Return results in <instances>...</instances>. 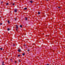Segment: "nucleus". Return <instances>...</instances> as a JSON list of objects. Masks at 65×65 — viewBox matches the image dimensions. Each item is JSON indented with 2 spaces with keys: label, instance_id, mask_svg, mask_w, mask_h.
Instances as JSON below:
<instances>
[{
  "label": "nucleus",
  "instance_id": "1",
  "mask_svg": "<svg viewBox=\"0 0 65 65\" xmlns=\"http://www.w3.org/2000/svg\"><path fill=\"white\" fill-rule=\"evenodd\" d=\"M18 11V9H16L14 10L15 12H17Z\"/></svg>",
  "mask_w": 65,
  "mask_h": 65
},
{
  "label": "nucleus",
  "instance_id": "2",
  "mask_svg": "<svg viewBox=\"0 0 65 65\" xmlns=\"http://www.w3.org/2000/svg\"><path fill=\"white\" fill-rule=\"evenodd\" d=\"M16 27L17 29H18V25H16Z\"/></svg>",
  "mask_w": 65,
  "mask_h": 65
},
{
  "label": "nucleus",
  "instance_id": "3",
  "mask_svg": "<svg viewBox=\"0 0 65 65\" xmlns=\"http://www.w3.org/2000/svg\"><path fill=\"white\" fill-rule=\"evenodd\" d=\"M21 51V49L18 50V52H20Z\"/></svg>",
  "mask_w": 65,
  "mask_h": 65
},
{
  "label": "nucleus",
  "instance_id": "4",
  "mask_svg": "<svg viewBox=\"0 0 65 65\" xmlns=\"http://www.w3.org/2000/svg\"><path fill=\"white\" fill-rule=\"evenodd\" d=\"M8 24H10V22L9 20L8 21Z\"/></svg>",
  "mask_w": 65,
  "mask_h": 65
},
{
  "label": "nucleus",
  "instance_id": "5",
  "mask_svg": "<svg viewBox=\"0 0 65 65\" xmlns=\"http://www.w3.org/2000/svg\"><path fill=\"white\" fill-rule=\"evenodd\" d=\"M7 31H9V30H10V29H9V28H8L7 29Z\"/></svg>",
  "mask_w": 65,
  "mask_h": 65
},
{
  "label": "nucleus",
  "instance_id": "6",
  "mask_svg": "<svg viewBox=\"0 0 65 65\" xmlns=\"http://www.w3.org/2000/svg\"><path fill=\"white\" fill-rule=\"evenodd\" d=\"M30 2L31 3H33V1H30Z\"/></svg>",
  "mask_w": 65,
  "mask_h": 65
},
{
  "label": "nucleus",
  "instance_id": "7",
  "mask_svg": "<svg viewBox=\"0 0 65 65\" xmlns=\"http://www.w3.org/2000/svg\"><path fill=\"white\" fill-rule=\"evenodd\" d=\"M40 14V12H38V14Z\"/></svg>",
  "mask_w": 65,
  "mask_h": 65
},
{
  "label": "nucleus",
  "instance_id": "8",
  "mask_svg": "<svg viewBox=\"0 0 65 65\" xmlns=\"http://www.w3.org/2000/svg\"><path fill=\"white\" fill-rule=\"evenodd\" d=\"M27 9V8H24V10H26V9Z\"/></svg>",
  "mask_w": 65,
  "mask_h": 65
},
{
  "label": "nucleus",
  "instance_id": "9",
  "mask_svg": "<svg viewBox=\"0 0 65 65\" xmlns=\"http://www.w3.org/2000/svg\"><path fill=\"white\" fill-rule=\"evenodd\" d=\"M25 53H23L22 54V55H23V56H24L25 55Z\"/></svg>",
  "mask_w": 65,
  "mask_h": 65
},
{
  "label": "nucleus",
  "instance_id": "10",
  "mask_svg": "<svg viewBox=\"0 0 65 65\" xmlns=\"http://www.w3.org/2000/svg\"><path fill=\"white\" fill-rule=\"evenodd\" d=\"M20 27H21V28H22V25H20Z\"/></svg>",
  "mask_w": 65,
  "mask_h": 65
},
{
  "label": "nucleus",
  "instance_id": "11",
  "mask_svg": "<svg viewBox=\"0 0 65 65\" xmlns=\"http://www.w3.org/2000/svg\"><path fill=\"white\" fill-rule=\"evenodd\" d=\"M6 5H8V3H7L6 4Z\"/></svg>",
  "mask_w": 65,
  "mask_h": 65
},
{
  "label": "nucleus",
  "instance_id": "12",
  "mask_svg": "<svg viewBox=\"0 0 65 65\" xmlns=\"http://www.w3.org/2000/svg\"><path fill=\"white\" fill-rule=\"evenodd\" d=\"M25 20H27V18H26Z\"/></svg>",
  "mask_w": 65,
  "mask_h": 65
},
{
  "label": "nucleus",
  "instance_id": "13",
  "mask_svg": "<svg viewBox=\"0 0 65 65\" xmlns=\"http://www.w3.org/2000/svg\"><path fill=\"white\" fill-rule=\"evenodd\" d=\"M32 45H35V43H33Z\"/></svg>",
  "mask_w": 65,
  "mask_h": 65
},
{
  "label": "nucleus",
  "instance_id": "14",
  "mask_svg": "<svg viewBox=\"0 0 65 65\" xmlns=\"http://www.w3.org/2000/svg\"><path fill=\"white\" fill-rule=\"evenodd\" d=\"M0 25H2V23H0Z\"/></svg>",
  "mask_w": 65,
  "mask_h": 65
},
{
  "label": "nucleus",
  "instance_id": "15",
  "mask_svg": "<svg viewBox=\"0 0 65 65\" xmlns=\"http://www.w3.org/2000/svg\"><path fill=\"white\" fill-rule=\"evenodd\" d=\"M2 48H0V50H2Z\"/></svg>",
  "mask_w": 65,
  "mask_h": 65
},
{
  "label": "nucleus",
  "instance_id": "16",
  "mask_svg": "<svg viewBox=\"0 0 65 65\" xmlns=\"http://www.w3.org/2000/svg\"><path fill=\"white\" fill-rule=\"evenodd\" d=\"M20 55H18V57H20Z\"/></svg>",
  "mask_w": 65,
  "mask_h": 65
},
{
  "label": "nucleus",
  "instance_id": "17",
  "mask_svg": "<svg viewBox=\"0 0 65 65\" xmlns=\"http://www.w3.org/2000/svg\"><path fill=\"white\" fill-rule=\"evenodd\" d=\"M12 5H14V4L13 3Z\"/></svg>",
  "mask_w": 65,
  "mask_h": 65
},
{
  "label": "nucleus",
  "instance_id": "18",
  "mask_svg": "<svg viewBox=\"0 0 65 65\" xmlns=\"http://www.w3.org/2000/svg\"><path fill=\"white\" fill-rule=\"evenodd\" d=\"M15 21H16L17 20V19H15Z\"/></svg>",
  "mask_w": 65,
  "mask_h": 65
},
{
  "label": "nucleus",
  "instance_id": "19",
  "mask_svg": "<svg viewBox=\"0 0 65 65\" xmlns=\"http://www.w3.org/2000/svg\"><path fill=\"white\" fill-rule=\"evenodd\" d=\"M28 52H29V51H30V50H28Z\"/></svg>",
  "mask_w": 65,
  "mask_h": 65
},
{
  "label": "nucleus",
  "instance_id": "20",
  "mask_svg": "<svg viewBox=\"0 0 65 65\" xmlns=\"http://www.w3.org/2000/svg\"><path fill=\"white\" fill-rule=\"evenodd\" d=\"M15 63H17V61H15Z\"/></svg>",
  "mask_w": 65,
  "mask_h": 65
},
{
  "label": "nucleus",
  "instance_id": "21",
  "mask_svg": "<svg viewBox=\"0 0 65 65\" xmlns=\"http://www.w3.org/2000/svg\"><path fill=\"white\" fill-rule=\"evenodd\" d=\"M24 46H26V45H24Z\"/></svg>",
  "mask_w": 65,
  "mask_h": 65
},
{
  "label": "nucleus",
  "instance_id": "22",
  "mask_svg": "<svg viewBox=\"0 0 65 65\" xmlns=\"http://www.w3.org/2000/svg\"><path fill=\"white\" fill-rule=\"evenodd\" d=\"M19 62H21V60H19Z\"/></svg>",
  "mask_w": 65,
  "mask_h": 65
},
{
  "label": "nucleus",
  "instance_id": "23",
  "mask_svg": "<svg viewBox=\"0 0 65 65\" xmlns=\"http://www.w3.org/2000/svg\"><path fill=\"white\" fill-rule=\"evenodd\" d=\"M17 29H17V28L16 29V31H17Z\"/></svg>",
  "mask_w": 65,
  "mask_h": 65
},
{
  "label": "nucleus",
  "instance_id": "24",
  "mask_svg": "<svg viewBox=\"0 0 65 65\" xmlns=\"http://www.w3.org/2000/svg\"><path fill=\"white\" fill-rule=\"evenodd\" d=\"M2 65H5V64H2Z\"/></svg>",
  "mask_w": 65,
  "mask_h": 65
},
{
  "label": "nucleus",
  "instance_id": "25",
  "mask_svg": "<svg viewBox=\"0 0 65 65\" xmlns=\"http://www.w3.org/2000/svg\"><path fill=\"white\" fill-rule=\"evenodd\" d=\"M4 62H3V63H2L3 64V63H4Z\"/></svg>",
  "mask_w": 65,
  "mask_h": 65
},
{
  "label": "nucleus",
  "instance_id": "26",
  "mask_svg": "<svg viewBox=\"0 0 65 65\" xmlns=\"http://www.w3.org/2000/svg\"><path fill=\"white\" fill-rule=\"evenodd\" d=\"M46 65H49V64H46Z\"/></svg>",
  "mask_w": 65,
  "mask_h": 65
},
{
  "label": "nucleus",
  "instance_id": "27",
  "mask_svg": "<svg viewBox=\"0 0 65 65\" xmlns=\"http://www.w3.org/2000/svg\"><path fill=\"white\" fill-rule=\"evenodd\" d=\"M58 8H60V7H58Z\"/></svg>",
  "mask_w": 65,
  "mask_h": 65
},
{
  "label": "nucleus",
  "instance_id": "28",
  "mask_svg": "<svg viewBox=\"0 0 65 65\" xmlns=\"http://www.w3.org/2000/svg\"><path fill=\"white\" fill-rule=\"evenodd\" d=\"M13 45H15V44H14Z\"/></svg>",
  "mask_w": 65,
  "mask_h": 65
},
{
  "label": "nucleus",
  "instance_id": "29",
  "mask_svg": "<svg viewBox=\"0 0 65 65\" xmlns=\"http://www.w3.org/2000/svg\"><path fill=\"white\" fill-rule=\"evenodd\" d=\"M12 60V59H10V60Z\"/></svg>",
  "mask_w": 65,
  "mask_h": 65
},
{
  "label": "nucleus",
  "instance_id": "30",
  "mask_svg": "<svg viewBox=\"0 0 65 65\" xmlns=\"http://www.w3.org/2000/svg\"><path fill=\"white\" fill-rule=\"evenodd\" d=\"M47 1H48V0H47Z\"/></svg>",
  "mask_w": 65,
  "mask_h": 65
}]
</instances>
